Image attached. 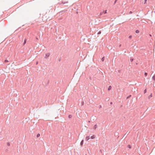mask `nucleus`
<instances>
[{
  "instance_id": "obj_1",
  "label": "nucleus",
  "mask_w": 155,
  "mask_h": 155,
  "mask_svg": "<svg viewBox=\"0 0 155 155\" xmlns=\"http://www.w3.org/2000/svg\"><path fill=\"white\" fill-rule=\"evenodd\" d=\"M50 53H48L45 54V58H48L49 57L50 55Z\"/></svg>"
},
{
  "instance_id": "obj_2",
  "label": "nucleus",
  "mask_w": 155,
  "mask_h": 155,
  "mask_svg": "<svg viewBox=\"0 0 155 155\" xmlns=\"http://www.w3.org/2000/svg\"><path fill=\"white\" fill-rule=\"evenodd\" d=\"M90 139V137L89 136H87L86 137V139L87 141L88 140Z\"/></svg>"
},
{
  "instance_id": "obj_3",
  "label": "nucleus",
  "mask_w": 155,
  "mask_h": 155,
  "mask_svg": "<svg viewBox=\"0 0 155 155\" xmlns=\"http://www.w3.org/2000/svg\"><path fill=\"white\" fill-rule=\"evenodd\" d=\"M97 125H96V124L95 125L93 129L94 130H95L96 129V128H97Z\"/></svg>"
},
{
  "instance_id": "obj_4",
  "label": "nucleus",
  "mask_w": 155,
  "mask_h": 155,
  "mask_svg": "<svg viewBox=\"0 0 155 155\" xmlns=\"http://www.w3.org/2000/svg\"><path fill=\"white\" fill-rule=\"evenodd\" d=\"M83 142H84V140H82L81 142V143H80V145L82 146L83 144Z\"/></svg>"
},
{
  "instance_id": "obj_5",
  "label": "nucleus",
  "mask_w": 155,
  "mask_h": 155,
  "mask_svg": "<svg viewBox=\"0 0 155 155\" xmlns=\"http://www.w3.org/2000/svg\"><path fill=\"white\" fill-rule=\"evenodd\" d=\"M111 86H110L108 87V91H110L111 90Z\"/></svg>"
},
{
  "instance_id": "obj_6",
  "label": "nucleus",
  "mask_w": 155,
  "mask_h": 155,
  "mask_svg": "<svg viewBox=\"0 0 155 155\" xmlns=\"http://www.w3.org/2000/svg\"><path fill=\"white\" fill-rule=\"evenodd\" d=\"M152 79L155 81V75H154L152 77Z\"/></svg>"
},
{
  "instance_id": "obj_7",
  "label": "nucleus",
  "mask_w": 155,
  "mask_h": 155,
  "mask_svg": "<svg viewBox=\"0 0 155 155\" xmlns=\"http://www.w3.org/2000/svg\"><path fill=\"white\" fill-rule=\"evenodd\" d=\"M95 137L94 135H93V136H92L91 137V138L92 139H93Z\"/></svg>"
},
{
  "instance_id": "obj_8",
  "label": "nucleus",
  "mask_w": 155,
  "mask_h": 155,
  "mask_svg": "<svg viewBox=\"0 0 155 155\" xmlns=\"http://www.w3.org/2000/svg\"><path fill=\"white\" fill-rule=\"evenodd\" d=\"M26 39H25V40H24V43H23V45H25V43H26Z\"/></svg>"
},
{
  "instance_id": "obj_9",
  "label": "nucleus",
  "mask_w": 155,
  "mask_h": 155,
  "mask_svg": "<svg viewBox=\"0 0 155 155\" xmlns=\"http://www.w3.org/2000/svg\"><path fill=\"white\" fill-rule=\"evenodd\" d=\"M136 33H138L139 32V31L138 30H136L135 31Z\"/></svg>"
},
{
  "instance_id": "obj_10",
  "label": "nucleus",
  "mask_w": 155,
  "mask_h": 155,
  "mask_svg": "<svg viewBox=\"0 0 155 155\" xmlns=\"http://www.w3.org/2000/svg\"><path fill=\"white\" fill-rule=\"evenodd\" d=\"M104 57H103L102 58L101 60H102V61H104Z\"/></svg>"
},
{
  "instance_id": "obj_11",
  "label": "nucleus",
  "mask_w": 155,
  "mask_h": 155,
  "mask_svg": "<svg viewBox=\"0 0 155 155\" xmlns=\"http://www.w3.org/2000/svg\"><path fill=\"white\" fill-rule=\"evenodd\" d=\"M40 136V134H37V137H39Z\"/></svg>"
},
{
  "instance_id": "obj_12",
  "label": "nucleus",
  "mask_w": 155,
  "mask_h": 155,
  "mask_svg": "<svg viewBox=\"0 0 155 155\" xmlns=\"http://www.w3.org/2000/svg\"><path fill=\"white\" fill-rule=\"evenodd\" d=\"M103 13H104V12H101L100 13V15L99 16H100L101 15H102L103 14Z\"/></svg>"
},
{
  "instance_id": "obj_13",
  "label": "nucleus",
  "mask_w": 155,
  "mask_h": 155,
  "mask_svg": "<svg viewBox=\"0 0 155 155\" xmlns=\"http://www.w3.org/2000/svg\"><path fill=\"white\" fill-rule=\"evenodd\" d=\"M68 117L69 118H71L72 117V116L71 115H69L68 116Z\"/></svg>"
},
{
  "instance_id": "obj_14",
  "label": "nucleus",
  "mask_w": 155,
  "mask_h": 155,
  "mask_svg": "<svg viewBox=\"0 0 155 155\" xmlns=\"http://www.w3.org/2000/svg\"><path fill=\"white\" fill-rule=\"evenodd\" d=\"M101 31H99L98 32V33H97V35H100V34H101Z\"/></svg>"
},
{
  "instance_id": "obj_15",
  "label": "nucleus",
  "mask_w": 155,
  "mask_h": 155,
  "mask_svg": "<svg viewBox=\"0 0 155 155\" xmlns=\"http://www.w3.org/2000/svg\"><path fill=\"white\" fill-rule=\"evenodd\" d=\"M7 145L8 146H10V143L9 142H8L7 143Z\"/></svg>"
},
{
  "instance_id": "obj_16",
  "label": "nucleus",
  "mask_w": 155,
  "mask_h": 155,
  "mask_svg": "<svg viewBox=\"0 0 155 155\" xmlns=\"http://www.w3.org/2000/svg\"><path fill=\"white\" fill-rule=\"evenodd\" d=\"M127 147L130 148L131 147L130 146V145H128Z\"/></svg>"
},
{
  "instance_id": "obj_17",
  "label": "nucleus",
  "mask_w": 155,
  "mask_h": 155,
  "mask_svg": "<svg viewBox=\"0 0 155 155\" xmlns=\"http://www.w3.org/2000/svg\"><path fill=\"white\" fill-rule=\"evenodd\" d=\"M147 73H146V72H145L144 73V75L145 76H147Z\"/></svg>"
},
{
  "instance_id": "obj_18",
  "label": "nucleus",
  "mask_w": 155,
  "mask_h": 155,
  "mask_svg": "<svg viewBox=\"0 0 155 155\" xmlns=\"http://www.w3.org/2000/svg\"><path fill=\"white\" fill-rule=\"evenodd\" d=\"M147 0H144V4H145L146 3V2Z\"/></svg>"
},
{
  "instance_id": "obj_19",
  "label": "nucleus",
  "mask_w": 155,
  "mask_h": 155,
  "mask_svg": "<svg viewBox=\"0 0 155 155\" xmlns=\"http://www.w3.org/2000/svg\"><path fill=\"white\" fill-rule=\"evenodd\" d=\"M147 92V90H146V89H145L144 91V93H145Z\"/></svg>"
},
{
  "instance_id": "obj_20",
  "label": "nucleus",
  "mask_w": 155,
  "mask_h": 155,
  "mask_svg": "<svg viewBox=\"0 0 155 155\" xmlns=\"http://www.w3.org/2000/svg\"><path fill=\"white\" fill-rule=\"evenodd\" d=\"M8 62V61L7 60H5V62Z\"/></svg>"
},
{
  "instance_id": "obj_21",
  "label": "nucleus",
  "mask_w": 155,
  "mask_h": 155,
  "mask_svg": "<svg viewBox=\"0 0 155 155\" xmlns=\"http://www.w3.org/2000/svg\"><path fill=\"white\" fill-rule=\"evenodd\" d=\"M130 61H131V62H132V61H133V59H132V58H131V59H130Z\"/></svg>"
},
{
  "instance_id": "obj_22",
  "label": "nucleus",
  "mask_w": 155,
  "mask_h": 155,
  "mask_svg": "<svg viewBox=\"0 0 155 155\" xmlns=\"http://www.w3.org/2000/svg\"><path fill=\"white\" fill-rule=\"evenodd\" d=\"M132 38V36L131 35H130L129 37V38Z\"/></svg>"
},
{
  "instance_id": "obj_23",
  "label": "nucleus",
  "mask_w": 155,
  "mask_h": 155,
  "mask_svg": "<svg viewBox=\"0 0 155 155\" xmlns=\"http://www.w3.org/2000/svg\"><path fill=\"white\" fill-rule=\"evenodd\" d=\"M104 13V14H106L107 13V10L105 11Z\"/></svg>"
},
{
  "instance_id": "obj_24",
  "label": "nucleus",
  "mask_w": 155,
  "mask_h": 155,
  "mask_svg": "<svg viewBox=\"0 0 155 155\" xmlns=\"http://www.w3.org/2000/svg\"><path fill=\"white\" fill-rule=\"evenodd\" d=\"M152 97V94L149 96V97Z\"/></svg>"
},
{
  "instance_id": "obj_25",
  "label": "nucleus",
  "mask_w": 155,
  "mask_h": 155,
  "mask_svg": "<svg viewBox=\"0 0 155 155\" xmlns=\"http://www.w3.org/2000/svg\"><path fill=\"white\" fill-rule=\"evenodd\" d=\"M117 0H116L114 2V4H115L116 3V2H117Z\"/></svg>"
},
{
  "instance_id": "obj_26",
  "label": "nucleus",
  "mask_w": 155,
  "mask_h": 155,
  "mask_svg": "<svg viewBox=\"0 0 155 155\" xmlns=\"http://www.w3.org/2000/svg\"><path fill=\"white\" fill-rule=\"evenodd\" d=\"M132 13V12L131 11H130V14H131Z\"/></svg>"
},
{
  "instance_id": "obj_27",
  "label": "nucleus",
  "mask_w": 155,
  "mask_h": 155,
  "mask_svg": "<svg viewBox=\"0 0 155 155\" xmlns=\"http://www.w3.org/2000/svg\"><path fill=\"white\" fill-rule=\"evenodd\" d=\"M6 151H8V150L7 149H6L5 150Z\"/></svg>"
},
{
  "instance_id": "obj_28",
  "label": "nucleus",
  "mask_w": 155,
  "mask_h": 155,
  "mask_svg": "<svg viewBox=\"0 0 155 155\" xmlns=\"http://www.w3.org/2000/svg\"><path fill=\"white\" fill-rule=\"evenodd\" d=\"M110 104H112V102H111L110 103Z\"/></svg>"
},
{
  "instance_id": "obj_29",
  "label": "nucleus",
  "mask_w": 155,
  "mask_h": 155,
  "mask_svg": "<svg viewBox=\"0 0 155 155\" xmlns=\"http://www.w3.org/2000/svg\"><path fill=\"white\" fill-rule=\"evenodd\" d=\"M101 105H100V107H99V108H101Z\"/></svg>"
},
{
  "instance_id": "obj_30",
  "label": "nucleus",
  "mask_w": 155,
  "mask_h": 155,
  "mask_svg": "<svg viewBox=\"0 0 155 155\" xmlns=\"http://www.w3.org/2000/svg\"><path fill=\"white\" fill-rule=\"evenodd\" d=\"M130 96H131V95L129 96V97H127V98H128L129 97H130Z\"/></svg>"
},
{
  "instance_id": "obj_31",
  "label": "nucleus",
  "mask_w": 155,
  "mask_h": 155,
  "mask_svg": "<svg viewBox=\"0 0 155 155\" xmlns=\"http://www.w3.org/2000/svg\"><path fill=\"white\" fill-rule=\"evenodd\" d=\"M150 35V36H151V35Z\"/></svg>"
},
{
  "instance_id": "obj_32",
  "label": "nucleus",
  "mask_w": 155,
  "mask_h": 155,
  "mask_svg": "<svg viewBox=\"0 0 155 155\" xmlns=\"http://www.w3.org/2000/svg\"><path fill=\"white\" fill-rule=\"evenodd\" d=\"M36 64H38V62H37L36 63Z\"/></svg>"
},
{
  "instance_id": "obj_33",
  "label": "nucleus",
  "mask_w": 155,
  "mask_h": 155,
  "mask_svg": "<svg viewBox=\"0 0 155 155\" xmlns=\"http://www.w3.org/2000/svg\"><path fill=\"white\" fill-rule=\"evenodd\" d=\"M89 123H90V121H89Z\"/></svg>"
}]
</instances>
